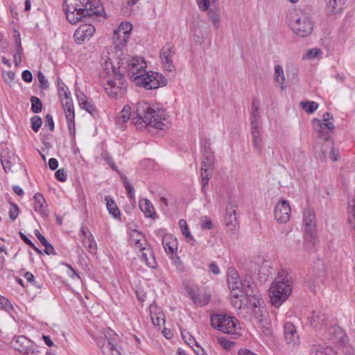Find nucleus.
<instances>
[{"label": "nucleus", "instance_id": "1", "mask_svg": "<svg viewBox=\"0 0 355 355\" xmlns=\"http://www.w3.org/2000/svg\"><path fill=\"white\" fill-rule=\"evenodd\" d=\"M119 120L123 123L131 120L138 130H142L148 125L163 130L168 124L165 111L146 101L138 102L133 112L129 105H125L121 111Z\"/></svg>", "mask_w": 355, "mask_h": 355}, {"label": "nucleus", "instance_id": "2", "mask_svg": "<svg viewBox=\"0 0 355 355\" xmlns=\"http://www.w3.org/2000/svg\"><path fill=\"white\" fill-rule=\"evenodd\" d=\"M231 302L237 314L244 320L257 323L259 328L268 329L266 321V311L260 293L256 286L245 287V295L234 294Z\"/></svg>", "mask_w": 355, "mask_h": 355}, {"label": "nucleus", "instance_id": "3", "mask_svg": "<svg viewBox=\"0 0 355 355\" xmlns=\"http://www.w3.org/2000/svg\"><path fill=\"white\" fill-rule=\"evenodd\" d=\"M119 69H124L135 85L146 89H157L166 84V78L159 73L146 71V61L141 57L128 56L119 58Z\"/></svg>", "mask_w": 355, "mask_h": 355}, {"label": "nucleus", "instance_id": "4", "mask_svg": "<svg viewBox=\"0 0 355 355\" xmlns=\"http://www.w3.org/2000/svg\"><path fill=\"white\" fill-rule=\"evenodd\" d=\"M64 10L68 21L74 24L83 17L101 15L103 9L99 0H64Z\"/></svg>", "mask_w": 355, "mask_h": 355}, {"label": "nucleus", "instance_id": "5", "mask_svg": "<svg viewBox=\"0 0 355 355\" xmlns=\"http://www.w3.org/2000/svg\"><path fill=\"white\" fill-rule=\"evenodd\" d=\"M101 76L105 80L104 88L108 96L119 98L125 94L127 83L123 76L120 70L114 67L110 60L105 61Z\"/></svg>", "mask_w": 355, "mask_h": 355}, {"label": "nucleus", "instance_id": "6", "mask_svg": "<svg viewBox=\"0 0 355 355\" xmlns=\"http://www.w3.org/2000/svg\"><path fill=\"white\" fill-rule=\"evenodd\" d=\"M293 278L286 270H281L271 284L268 292L271 304L279 308L288 298L293 287Z\"/></svg>", "mask_w": 355, "mask_h": 355}, {"label": "nucleus", "instance_id": "7", "mask_svg": "<svg viewBox=\"0 0 355 355\" xmlns=\"http://www.w3.org/2000/svg\"><path fill=\"white\" fill-rule=\"evenodd\" d=\"M288 26L297 37H306L313 33L314 21L308 12L298 9L290 12Z\"/></svg>", "mask_w": 355, "mask_h": 355}, {"label": "nucleus", "instance_id": "8", "mask_svg": "<svg viewBox=\"0 0 355 355\" xmlns=\"http://www.w3.org/2000/svg\"><path fill=\"white\" fill-rule=\"evenodd\" d=\"M211 324L214 328L225 334L237 337L240 335L241 327L238 320L233 316L217 314L211 318Z\"/></svg>", "mask_w": 355, "mask_h": 355}, {"label": "nucleus", "instance_id": "9", "mask_svg": "<svg viewBox=\"0 0 355 355\" xmlns=\"http://www.w3.org/2000/svg\"><path fill=\"white\" fill-rule=\"evenodd\" d=\"M132 28V26L130 22L123 21L116 30H114L112 39L116 51H122L125 47Z\"/></svg>", "mask_w": 355, "mask_h": 355}, {"label": "nucleus", "instance_id": "10", "mask_svg": "<svg viewBox=\"0 0 355 355\" xmlns=\"http://www.w3.org/2000/svg\"><path fill=\"white\" fill-rule=\"evenodd\" d=\"M313 125L315 131L318 132L319 137L326 142H329V133L334 129L333 116L329 112H325L322 119H315Z\"/></svg>", "mask_w": 355, "mask_h": 355}, {"label": "nucleus", "instance_id": "11", "mask_svg": "<svg viewBox=\"0 0 355 355\" xmlns=\"http://www.w3.org/2000/svg\"><path fill=\"white\" fill-rule=\"evenodd\" d=\"M227 282L232 294V298L235 293H239V298H241V295H245V287H247L248 285L255 286L254 283L250 284V282H247L245 281L242 282L237 271L233 268H230L227 270Z\"/></svg>", "mask_w": 355, "mask_h": 355}, {"label": "nucleus", "instance_id": "12", "mask_svg": "<svg viewBox=\"0 0 355 355\" xmlns=\"http://www.w3.org/2000/svg\"><path fill=\"white\" fill-rule=\"evenodd\" d=\"M114 332L109 329L98 341V345L104 355H121L115 343V339L112 338Z\"/></svg>", "mask_w": 355, "mask_h": 355}, {"label": "nucleus", "instance_id": "13", "mask_svg": "<svg viewBox=\"0 0 355 355\" xmlns=\"http://www.w3.org/2000/svg\"><path fill=\"white\" fill-rule=\"evenodd\" d=\"M175 53V47L171 43H166L161 49L159 58L164 69L168 72H175V67L173 62Z\"/></svg>", "mask_w": 355, "mask_h": 355}, {"label": "nucleus", "instance_id": "14", "mask_svg": "<svg viewBox=\"0 0 355 355\" xmlns=\"http://www.w3.org/2000/svg\"><path fill=\"white\" fill-rule=\"evenodd\" d=\"M291 216V208L288 201L286 200H279L274 209V217L277 223L281 224L289 221Z\"/></svg>", "mask_w": 355, "mask_h": 355}, {"label": "nucleus", "instance_id": "15", "mask_svg": "<svg viewBox=\"0 0 355 355\" xmlns=\"http://www.w3.org/2000/svg\"><path fill=\"white\" fill-rule=\"evenodd\" d=\"M308 320L310 326L315 331L321 332L325 327H327L329 318L321 311H313L308 317Z\"/></svg>", "mask_w": 355, "mask_h": 355}, {"label": "nucleus", "instance_id": "16", "mask_svg": "<svg viewBox=\"0 0 355 355\" xmlns=\"http://www.w3.org/2000/svg\"><path fill=\"white\" fill-rule=\"evenodd\" d=\"M303 223L305 227V234L309 235L311 239H314L317 227L315 213L313 209L306 208L303 214Z\"/></svg>", "mask_w": 355, "mask_h": 355}, {"label": "nucleus", "instance_id": "17", "mask_svg": "<svg viewBox=\"0 0 355 355\" xmlns=\"http://www.w3.org/2000/svg\"><path fill=\"white\" fill-rule=\"evenodd\" d=\"M60 100L67 121L69 133L72 135L75 132V114L72 99L70 96Z\"/></svg>", "mask_w": 355, "mask_h": 355}, {"label": "nucleus", "instance_id": "18", "mask_svg": "<svg viewBox=\"0 0 355 355\" xmlns=\"http://www.w3.org/2000/svg\"><path fill=\"white\" fill-rule=\"evenodd\" d=\"M95 28L89 24H85L79 26L74 33L73 37L75 42L81 44L85 40H88L95 33Z\"/></svg>", "mask_w": 355, "mask_h": 355}, {"label": "nucleus", "instance_id": "19", "mask_svg": "<svg viewBox=\"0 0 355 355\" xmlns=\"http://www.w3.org/2000/svg\"><path fill=\"white\" fill-rule=\"evenodd\" d=\"M322 334L324 338L332 343H337L343 336V332L340 327L336 325L330 324L328 322L327 327L321 331Z\"/></svg>", "mask_w": 355, "mask_h": 355}, {"label": "nucleus", "instance_id": "20", "mask_svg": "<svg viewBox=\"0 0 355 355\" xmlns=\"http://www.w3.org/2000/svg\"><path fill=\"white\" fill-rule=\"evenodd\" d=\"M48 205L40 193H37L33 196V209L38 213L42 218H45L49 216Z\"/></svg>", "mask_w": 355, "mask_h": 355}, {"label": "nucleus", "instance_id": "21", "mask_svg": "<svg viewBox=\"0 0 355 355\" xmlns=\"http://www.w3.org/2000/svg\"><path fill=\"white\" fill-rule=\"evenodd\" d=\"M15 153L8 149H4L1 153V162L6 173L11 171L12 165L16 162Z\"/></svg>", "mask_w": 355, "mask_h": 355}, {"label": "nucleus", "instance_id": "22", "mask_svg": "<svg viewBox=\"0 0 355 355\" xmlns=\"http://www.w3.org/2000/svg\"><path fill=\"white\" fill-rule=\"evenodd\" d=\"M284 337L288 344L297 345L300 343V338L295 327L291 322H288L284 324Z\"/></svg>", "mask_w": 355, "mask_h": 355}, {"label": "nucleus", "instance_id": "23", "mask_svg": "<svg viewBox=\"0 0 355 355\" xmlns=\"http://www.w3.org/2000/svg\"><path fill=\"white\" fill-rule=\"evenodd\" d=\"M162 245L167 254L173 256L176 254L178 243L177 239L172 234H167L162 237Z\"/></svg>", "mask_w": 355, "mask_h": 355}, {"label": "nucleus", "instance_id": "24", "mask_svg": "<svg viewBox=\"0 0 355 355\" xmlns=\"http://www.w3.org/2000/svg\"><path fill=\"white\" fill-rule=\"evenodd\" d=\"M214 163V153L209 148H205L202 153V160L201 170L202 171H207L212 173L213 166Z\"/></svg>", "mask_w": 355, "mask_h": 355}, {"label": "nucleus", "instance_id": "25", "mask_svg": "<svg viewBox=\"0 0 355 355\" xmlns=\"http://www.w3.org/2000/svg\"><path fill=\"white\" fill-rule=\"evenodd\" d=\"M325 10L329 16L341 12L345 4V0H325Z\"/></svg>", "mask_w": 355, "mask_h": 355}, {"label": "nucleus", "instance_id": "26", "mask_svg": "<svg viewBox=\"0 0 355 355\" xmlns=\"http://www.w3.org/2000/svg\"><path fill=\"white\" fill-rule=\"evenodd\" d=\"M84 239H83V243L87 250L93 254L97 252V245L94 240L93 235L88 230L81 229Z\"/></svg>", "mask_w": 355, "mask_h": 355}, {"label": "nucleus", "instance_id": "27", "mask_svg": "<svg viewBox=\"0 0 355 355\" xmlns=\"http://www.w3.org/2000/svg\"><path fill=\"white\" fill-rule=\"evenodd\" d=\"M140 258L141 261H144L148 267L155 268L157 267V261L151 248L145 246L140 249Z\"/></svg>", "mask_w": 355, "mask_h": 355}, {"label": "nucleus", "instance_id": "28", "mask_svg": "<svg viewBox=\"0 0 355 355\" xmlns=\"http://www.w3.org/2000/svg\"><path fill=\"white\" fill-rule=\"evenodd\" d=\"M152 322L154 325L160 327L165 321L164 315L162 310L155 304H150L149 306Z\"/></svg>", "mask_w": 355, "mask_h": 355}, {"label": "nucleus", "instance_id": "29", "mask_svg": "<svg viewBox=\"0 0 355 355\" xmlns=\"http://www.w3.org/2000/svg\"><path fill=\"white\" fill-rule=\"evenodd\" d=\"M130 240L131 244L136 249L140 250L144 247L147 246L144 236L137 230L132 231L130 236Z\"/></svg>", "mask_w": 355, "mask_h": 355}, {"label": "nucleus", "instance_id": "30", "mask_svg": "<svg viewBox=\"0 0 355 355\" xmlns=\"http://www.w3.org/2000/svg\"><path fill=\"white\" fill-rule=\"evenodd\" d=\"M139 207L146 217L152 218L155 217L156 212L155 208L149 200H141L139 202Z\"/></svg>", "mask_w": 355, "mask_h": 355}, {"label": "nucleus", "instance_id": "31", "mask_svg": "<svg viewBox=\"0 0 355 355\" xmlns=\"http://www.w3.org/2000/svg\"><path fill=\"white\" fill-rule=\"evenodd\" d=\"M207 16L209 19L211 21L212 25L216 29H218L220 26L221 20V12L220 9L218 7H214L208 9Z\"/></svg>", "mask_w": 355, "mask_h": 355}, {"label": "nucleus", "instance_id": "32", "mask_svg": "<svg viewBox=\"0 0 355 355\" xmlns=\"http://www.w3.org/2000/svg\"><path fill=\"white\" fill-rule=\"evenodd\" d=\"M251 136L253 147L257 153L260 154L263 147L262 132L261 129L251 130Z\"/></svg>", "mask_w": 355, "mask_h": 355}, {"label": "nucleus", "instance_id": "33", "mask_svg": "<svg viewBox=\"0 0 355 355\" xmlns=\"http://www.w3.org/2000/svg\"><path fill=\"white\" fill-rule=\"evenodd\" d=\"M236 206L229 203L226 209L225 223L227 226H235L237 223Z\"/></svg>", "mask_w": 355, "mask_h": 355}, {"label": "nucleus", "instance_id": "34", "mask_svg": "<svg viewBox=\"0 0 355 355\" xmlns=\"http://www.w3.org/2000/svg\"><path fill=\"white\" fill-rule=\"evenodd\" d=\"M347 224L351 230H355V200L348 202L347 209Z\"/></svg>", "mask_w": 355, "mask_h": 355}, {"label": "nucleus", "instance_id": "35", "mask_svg": "<svg viewBox=\"0 0 355 355\" xmlns=\"http://www.w3.org/2000/svg\"><path fill=\"white\" fill-rule=\"evenodd\" d=\"M257 271L259 277L266 281L267 277L272 273L271 263L268 261L263 260L261 263L259 265Z\"/></svg>", "mask_w": 355, "mask_h": 355}, {"label": "nucleus", "instance_id": "36", "mask_svg": "<svg viewBox=\"0 0 355 355\" xmlns=\"http://www.w3.org/2000/svg\"><path fill=\"white\" fill-rule=\"evenodd\" d=\"M310 355H336V352L329 346L314 345Z\"/></svg>", "mask_w": 355, "mask_h": 355}, {"label": "nucleus", "instance_id": "37", "mask_svg": "<svg viewBox=\"0 0 355 355\" xmlns=\"http://www.w3.org/2000/svg\"><path fill=\"white\" fill-rule=\"evenodd\" d=\"M106 207L109 213L114 218H118L120 216V211L116 207L115 202L109 196L105 197Z\"/></svg>", "mask_w": 355, "mask_h": 355}, {"label": "nucleus", "instance_id": "38", "mask_svg": "<svg viewBox=\"0 0 355 355\" xmlns=\"http://www.w3.org/2000/svg\"><path fill=\"white\" fill-rule=\"evenodd\" d=\"M274 78L275 82H277L281 85L282 89H284L286 87L284 85L285 82L284 73L282 67L279 64H277L275 66Z\"/></svg>", "mask_w": 355, "mask_h": 355}, {"label": "nucleus", "instance_id": "39", "mask_svg": "<svg viewBox=\"0 0 355 355\" xmlns=\"http://www.w3.org/2000/svg\"><path fill=\"white\" fill-rule=\"evenodd\" d=\"M78 101L81 107L87 112L93 114L96 112V108L94 105L87 100L84 95L78 96Z\"/></svg>", "mask_w": 355, "mask_h": 355}, {"label": "nucleus", "instance_id": "40", "mask_svg": "<svg viewBox=\"0 0 355 355\" xmlns=\"http://www.w3.org/2000/svg\"><path fill=\"white\" fill-rule=\"evenodd\" d=\"M189 293L193 302L196 304L202 306L209 302V298L207 296L205 295L201 296L200 295L196 293L193 290L189 291Z\"/></svg>", "mask_w": 355, "mask_h": 355}, {"label": "nucleus", "instance_id": "41", "mask_svg": "<svg viewBox=\"0 0 355 355\" xmlns=\"http://www.w3.org/2000/svg\"><path fill=\"white\" fill-rule=\"evenodd\" d=\"M301 107L307 113L311 114L318 108V104L314 101H302Z\"/></svg>", "mask_w": 355, "mask_h": 355}, {"label": "nucleus", "instance_id": "42", "mask_svg": "<svg viewBox=\"0 0 355 355\" xmlns=\"http://www.w3.org/2000/svg\"><path fill=\"white\" fill-rule=\"evenodd\" d=\"M212 173H209L207 171H201V185H202V191L204 194L207 192V188L209 184V181L210 177L211 176Z\"/></svg>", "mask_w": 355, "mask_h": 355}, {"label": "nucleus", "instance_id": "43", "mask_svg": "<svg viewBox=\"0 0 355 355\" xmlns=\"http://www.w3.org/2000/svg\"><path fill=\"white\" fill-rule=\"evenodd\" d=\"M122 180L123 182L125 189L128 193V197L130 200L134 199L135 198V189H134L133 186L128 181V178L125 176L123 175Z\"/></svg>", "mask_w": 355, "mask_h": 355}, {"label": "nucleus", "instance_id": "44", "mask_svg": "<svg viewBox=\"0 0 355 355\" xmlns=\"http://www.w3.org/2000/svg\"><path fill=\"white\" fill-rule=\"evenodd\" d=\"M31 110L34 113H39L42 110V104L40 99L36 96L31 98Z\"/></svg>", "mask_w": 355, "mask_h": 355}, {"label": "nucleus", "instance_id": "45", "mask_svg": "<svg viewBox=\"0 0 355 355\" xmlns=\"http://www.w3.org/2000/svg\"><path fill=\"white\" fill-rule=\"evenodd\" d=\"M58 94L60 99L71 96V93L69 91V89L65 86V85L62 82L58 81Z\"/></svg>", "mask_w": 355, "mask_h": 355}, {"label": "nucleus", "instance_id": "46", "mask_svg": "<svg viewBox=\"0 0 355 355\" xmlns=\"http://www.w3.org/2000/svg\"><path fill=\"white\" fill-rule=\"evenodd\" d=\"M217 0H196L199 8L202 10H208L211 4H214Z\"/></svg>", "mask_w": 355, "mask_h": 355}, {"label": "nucleus", "instance_id": "47", "mask_svg": "<svg viewBox=\"0 0 355 355\" xmlns=\"http://www.w3.org/2000/svg\"><path fill=\"white\" fill-rule=\"evenodd\" d=\"M17 51L16 53L14 55V62L15 66H18L21 63V56L22 54V47L21 45L20 40L19 39L18 41H17Z\"/></svg>", "mask_w": 355, "mask_h": 355}, {"label": "nucleus", "instance_id": "48", "mask_svg": "<svg viewBox=\"0 0 355 355\" xmlns=\"http://www.w3.org/2000/svg\"><path fill=\"white\" fill-rule=\"evenodd\" d=\"M31 122L33 130L37 132L42 123L41 118L38 116H34L31 118Z\"/></svg>", "mask_w": 355, "mask_h": 355}, {"label": "nucleus", "instance_id": "49", "mask_svg": "<svg viewBox=\"0 0 355 355\" xmlns=\"http://www.w3.org/2000/svg\"><path fill=\"white\" fill-rule=\"evenodd\" d=\"M19 207L18 206L13 203V202H10V208L9 209V218H10L11 220H15L18 215H19Z\"/></svg>", "mask_w": 355, "mask_h": 355}, {"label": "nucleus", "instance_id": "50", "mask_svg": "<svg viewBox=\"0 0 355 355\" xmlns=\"http://www.w3.org/2000/svg\"><path fill=\"white\" fill-rule=\"evenodd\" d=\"M102 157L103 159L107 162V164L111 167V168L115 171H119L116 165L114 164V162L112 157L107 153V152L103 153L102 154Z\"/></svg>", "mask_w": 355, "mask_h": 355}, {"label": "nucleus", "instance_id": "51", "mask_svg": "<svg viewBox=\"0 0 355 355\" xmlns=\"http://www.w3.org/2000/svg\"><path fill=\"white\" fill-rule=\"evenodd\" d=\"M0 308L3 309L8 312H10L13 309V306L10 301L5 297L0 298Z\"/></svg>", "mask_w": 355, "mask_h": 355}, {"label": "nucleus", "instance_id": "52", "mask_svg": "<svg viewBox=\"0 0 355 355\" xmlns=\"http://www.w3.org/2000/svg\"><path fill=\"white\" fill-rule=\"evenodd\" d=\"M180 230H181L182 235L186 238L187 242L191 245H194V243L196 241H195L194 238L193 237V236L191 235V234L189 230V227H185V229H182Z\"/></svg>", "mask_w": 355, "mask_h": 355}, {"label": "nucleus", "instance_id": "53", "mask_svg": "<svg viewBox=\"0 0 355 355\" xmlns=\"http://www.w3.org/2000/svg\"><path fill=\"white\" fill-rule=\"evenodd\" d=\"M3 78L8 84L12 85L14 82L15 74L11 71H5L3 73Z\"/></svg>", "mask_w": 355, "mask_h": 355}, {"label": "nucleus", "instance_id": "54", "mask_svg": "<svg viewBox=\"0 0 355 355\" xmlns=\"http://www.w3.org/2000/svg\"><path fill=\"white\" fill-rule=\"evenodd\" d=\"M37 78L40 83V87L41 88L46 89L49 87L48 80L46 79L44 75L41 71L37 73Z\"/></svg>", "mask_w": 355, "mask_h": 355}, {"label": "nucleus", "instance_id": "55", "mask_svg": "<svg viewBox=\"0 0 355 355\" xmlns=\"http://www.w3.org/2000/svg\"><path fill=\"white\" fill-rule=\"evenodd\" d=\"M251 130L261 129V116H251Z\"/></svg>", "mask_w": 355, "mask_h": 355}, {"label": "nucleus", "instance_id": "56", "mask_svg": "<svg viewBox=\"0 0 355 355\" xmlns=\"http://www.w3.org/2000/svg\"><path fill=\"white\" fill-rule=\"evenodd\" d=\"M321 53L322 51L320 49H311L307 52L306 58L308 59L312 60L317 58Z\"/></svg>", "mask_w": 355, "mask_h": 355}, {"label": "nucleus", "instance_id": "57", "mask_svg": "<svg viewBox=\"0 0 355 355\" xmlns=\"http://www.w3.org/2000/svg\"><path fill=\"white\" fill-rule=\"evenodd\" d=\"M55 176L60 182H64L67 180V173L63 168L58 170L55 173Z\"/></svg>", "mask_w": 355, "mask_h": 355}, {"label": "nucleus", "instance_id": "58", "mask_svg": "<svg viewBox=\"0 0 355 355\" xmlns=\"http://www.w3.org/2000/svg\"><path fill=\"white\" fill-rule=\"evenodd\" d=\"M45 125L49 127V130L53 131L54 130V122L53 117L51 114H46L45 116Z\"/></svg>", "mask_w": 355, "mask_h": 355}, {"label": "nucleus", "instance_id": "59", "mask_svg": "<svg viewBox=\"0 0 355 355\" xmlns=\"http://www.w3.org/2000/svg\"><path fill=\"white\" fill-rule=\"evenodd\" d=\"M21 78L26 83H31L33 80L32 73L28 70H25L22 72Z\"/></svg>", "mask_w": 355, "mask_h": 355}, {"label": "nucleus", "instance_id": "60", "mask_svg": "<svg viewBox=\"0 0 355 355\" xmlns=\"http://www.w3.org/2000/svg\"><path fill=\"white\" fill-rule=\"evenodd\" d=\"M45 248H44V252L48 254H55V250L53 247L47 241L46 244H42Z\"/></svg>", "mask_w": 355, "mask_h": 355}, {"label": "nucleus", "instance_id": "61", "mask_svg": "<svg viewBox=\"0 0 355 355\" xmlns=\"http://www.w3.org/2000/svg\"><path fill=\"white\" fill-rule=\"evenodd\" d=\"M212 223L209 218H206L205 220L202 223L201 227L203 230H211L212 228Z\"/></svg>", "mask_w": 355, "mask_h": 355}, {"label": "nucleus", "instance_id": "62", "mask_svg": "<svg viewBox=\"0 0 355 355\" xmlns=\"http://www.w3.org/2000/svg\"><path fill=\"white\" fill-rule=\"evenodd\" d=\"M49 166L50 169L54 171L55 170L58 166V162L55 158H51L49 160Z\"/></svg>", "mask_w": 355, "mask_h": 355}, {"label": "nucleus", "instance_id": "63", "mask_svg": "<svg viewBox=\"0 0 355 355\" xmlns=\"http://www.w3.org/2000/svg\"><path fill=\"white\" fill-rule=\"evenodd\" d=\"M209 268L210 271H211L215 275H218L220 273V269H219L218 266H217V264L214 262H211L209 264Z\"/></svg>", "mask_w": 355, "mask_h": 355}, {"label": "nucleus", "instance_id": "64", "mask_svg": "<svg viewBox=\"0 0 355 355\" xmlns=\"http://www.w3.org/2000/svg\"><path fill=\"white\" fill-rule=\"evenodd\" d=\"M24 278L26 279V281L28 282H29L31 284H33L34 283L35 277H34V275L31 272H26L24 274Z\"/></svg>", "mask_w": 355, "mask_h": 355}]
</instances>
